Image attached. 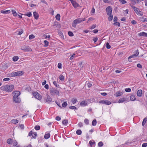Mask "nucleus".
<instances>
[{
	"mask_svg": "<svg viewBox=\"0 0 147 147\" xmlns=\"http://www.w3.org/2000/svg\"><path fill=\"white\" fill-rule=\"evenodd\" d=\"M14 88V86L13 85H9L3 86L1 87V89L7 92H10L12 91Z\"/></svg>",
	"mask_w": 147,
	"mask_h": 147,
	"instance_id": "obj_1",
	"label": "nucleus"
},
{
	"mask_svg": "<svg viewBox=\"0 0 147 147\" xmlns=\"http://www.w3.org/2000/svg\"><path fill=\"white\" fill-rule=\"evenodd\" d=\"M85 20V18H80L74 20L72 24V26L74 28H76L77 24L80 23L82 22Z\"/></svg>",
	"mask_w": 147,
	"mask_h": 147,
	"instance_id": "obj_2",
	"label": "nucleus"
},
{
	"mask_svg": "<svg viewBox=\"0 0 147 147\" xmlns=\"http://www.w3.org/2000/svg\"><path fill=\"white\" fill-rule=\"evenodd\" d=\"M50 93L51 95L54 96L55 95H59V91L55 88H50Z\"/></svg>",
	"mask_w": 147,
	"mask_h": 147,
	"instance_id": "obj_3",
	"label": "nucleus"
},
{
	"mask_svg": "<svg viewBox=\"0 0 147 147\" xmlns=\"http://www.w3.org/2000/svg\"><path fill=\"white\" fill-rule=\"evenodd\" d=\"M24 72L22 71H18L16 72H12L11 74V77H15L16 76H20L24 74Z\"/></svg>",
	"mask_w": 147,
	"mask_h": 147,
	"instance_id": "obj_4",
	"label": "nucleus"
},
{
	"mask_svg": "<svg viewBox=\"0 0 147 147\" xmlns=\"http://www.w3.org/2000/svg\"><path fill=\"white\" fill-rule=\"evenodd\" d=\"M34 96L36 98L39 100H40L42 99V96L40 94L37 92L32 93Z\"/></svg>",
	"mask_w": 147,
	"mask_h": 147,
	"instance_id": "obj_5",
	"label": "nucleus"
},
{
	"mask_svg": "<svg viewBox=\"0 0 147 147\" xmlns=\"http://www.w3.org/2000/svg\"><path fill=\"white\" fill-rule=\"evenodd\" d=\"M21 49L24 51H29L32 50L31 49L29 46L25 45L22 46Z\"/></svg>",
	"mask_w": 147,
	"mask_h": 147,
	"instance_id": "obj_6",
	"label": "nucleus"
},
{
	"mask_svg": "<svg viewBox=\"0 0 147 147\" xmlns=\"http://www.w3.org/2000/svg\"><path fill=\"white\" fill-rule=\"evenodd\" d=\"M99 103L101 104H104L109 105L111 104V102L108 100H101L99 101Z\"/></svg>",
	"mask_w": 147,
	"mask_h": 147,
	"instance_id": "obj_7",
	"label": "nucleus"
},
{
	"mask_svg": "<svg viewBox=\"0 0 147 147\" xmlns=\"http://www.w3.org/2000/svg\"><path fill=\"white\" fill-rule=\"evenodd\" d=\"M14 94L13 98H14V99L15 98L19 97V96L20 94V92L19 91H14L13 92Z\"/></svg>",
	"mask_w": 147,
	"mask_h": 147,
	"instance_id": "obj_8",
	"label": "nucleus"
},
{
	"mask_svg": "<svg viewBox=\"0 0 147 147\" xmlns=\"http://www.w3.org/2000/svg\"><path fill=\"white\" fill-rule=\"evenodd\" d=\"M13 101L16 103H19L20 102V99L19 97L15 98L14 99V98H13Z\"/></svg>",
	"mask_w": 147,
	"mask_h": 147,
	"instance_id": "obj_9",
	"label": "nucleus"
},
{
	"mask_svg": "<svg viewBox=\"0 0 147 147\" xmlns=\"http://www.w3.org/2000/svg\"><path fill=\"white\" fill-rule=\"evenodd\" d=\"M87 104V102L86 100L82 101L80 104V105L81 106H85Z\"/></svg>",
	"mask_w": 147,
	"mask_h": 147,
	"instance_id": "obj_10",
	"label": "nucleus"
},
{
	"mask_svg": "<svg viewBox=\"0 0 147 147\" xmlns=\"http://www.w3.org/2000/svg\"><path fill=\"white\" fill-rule=\"evenodd\" d=\"M135 12L138 15L142 16L143 13L142 12L140 11V10H134Z\"/></svg>",
	"mask_w": 147,
	"mask_h": 147,
	"instance_id": "obj_11",
	"label": "nucleus"
},
{
	"mask_svg": "<svg viewBox=\"0 0 147 147\" xmlns=\"http://www.w3.org/2000/svg\"><path fill=\"white\" fill-rule=\"evenodd\" d=\"M33 16L34 17L36 20L38 19L39 17V15L38 13L36 11L34 12Z\"/></svg>",
	"mask_w": 147,
	"mask_h": 147,
	"instance_id": "obj_12",
	"label": "nucleus"
},
{
	"mask_svg": "<svg viewBox=\"0 0 147 147\" xmlns=\"http://www.w3.org/2000/svg\"><path fill=\"white\" fill-rule=\"evenodd\" d=\"M52 101V99L51 97L49 96L48 95H47V99L46 100V102L49 103L51 102Z\"/></svg>",
	"mask_w": 147,
	"mask_h": 147,
	"instance_id": "obj_13",
	"label": "nucleus"
},
{
	"mask_svg": "<svg viewBox=\"0 0 147 147\" xmlns=\"http://www.w3.org/2000/svg\"><path fill=\"white\" fill-rule=\"evenodd\" d=\"M137 94L138 96H141L142 95V90H138L137 91Z\"/></svg>",
	"mask_w": 147,
	"mask_h": 147,
	"instance_id": "obj_14",
	"label": "nucleus"
},
{
	"mask_svg": "<svg viewBox=\"0 0 147 147\" xmlns=\"http://www.w3.org/2000/svg\"><path fill=\"white\" fill-rule=\"evenodd\" d=\"M72 4L73 6L75 8H76L77 7H81V6H80V5L76 1H74L73 3H72Z\"/></svg>",
	"mask_w": 147,
	"mask_h": 147,
	"instance_id": "obj_15",
	"label": "nucleus"
},
{
	"mask_svg": "<svg viewBox=\"0 0 147 147\" xmlns=\"http://www.w3.org/2000/svg\"><path fill=\"white\" fill-rule=\"evenodd\" d=\"M13 140L11 138L8 139L7 140V143L9 144H11L13 142Z\"/></svg>",
	"mask_w": 147,
	"mask_h": 147,
	"instance_id": "obj_16",
	"label": "nucleus"
},
{
	"mask_svg": "<svg viewBox=\"0 0 147 147\" xmlns=\"http://www.w3.org/2000/svg\"><path fill=\"white\" fill-rule=\"evenodd\" d=\"M138 35L140 36H143L145 37L147 36V34L144 32L140 33L138 34Z\"/></svg>",
	"mask_w": 147,
	"mask_h": 147,
	"instance_id": "obj_17",
	"label": "nucleus"
},
{
	"mask_svg": "<svg viewBox=\"0 0 147 147\" xmlns=\"http://www.w3.org/2000/svg\"><path fill=\"white\" fill-rule=\"evenodd\" d=\"M1 12L3 13L8 14L11 12V11L9 10H8L6 11H3V10L1 11Z\"/></svg>",
	"mask_w": 147,
	"mask_h": 147,
	"instance_id": "obj_18",
	"label": "nucleus"
},
{
	"mask_svg": "<svg viewBox=\"0 0 147 147\" xmlns=\"http://www.w3.org/2000/svg\"><path fill=\"white\" fill-rule=\"evenodd\" d=\"M130 0L131 1L132 3L134 5V4H136V2H137V3H140V0Z\"/></svg>",
	"mask_w": 147,
	"mask_h": 147,
	"instance_id": "obj_19",
	"label": "nucleus"
},
{
	"mask_svg": "<svg viewBox=\"0 0 147 147\" xmlns=\"http://www.w3.org/2000/svg\"><path fill=\"white\" fill-rule=\"evenodd\" d=\"M126 100V99L124 98H120L119 101L118 102L119 103H122L123 102L125 101Z\"/></svg>",
	"mask_w": 147,
	"mask_h": 147,
	"instance_id": "obj_20",
	"label": "nucleus"
},
{
	"mask_svg": "<svg viewBox=\"0 0 147 147\" xmlns=\"http://www.w3.org/2000/svg\"><path fill=\"white\" fill-rule=\"evenodd\" d=\"M68 123V121L67 119L63 120L62 121V124L64 125H67Z\"/></svg>",
	"mask_w": 147,
	"mask_h": 147,
	"instance_id": "obj_21",
	"label": "nucleus"
},
{
	"mask_svg": "<svg viewBox=\"0 0 147 147\" xmlns=\"http://www.w3.org/2000/svg\"><path fill=\"white\" fill-rule=\"evenodd\" d=\"M122 94V93L120 92H117L115 94V95L116 96H121Z\"/></svg>",
	"mask_w": 147,
	"mask_h": 147,
	"instance_id": "obj_22",
	"label": "nucleus"
},
{
	"mask_svg": "<svg viewBox=\"0 0 147 147\" xmlns=\"http://www.w3.org/2000/svg\"><path fill=\"white\" fill-rule=\"evenodd\" d=\"M112 10H106V12L108 15H112Z\"/></svg>",
	"mask_w": 147,
	"mask_h": 147,
	"instance_id": "obj_23",
	"label": "nucleus"
},
{
	"mask_svg": "<svg viewBox=\"0 0 147 147\" xmlns=\"http://www.w3.org/2000/svg\"><path fill=\"white\" fill-rule=\"evenodd\" d=\"M50 134L48 133L46 134L44 136V138L45 139H48L50 137Z\"/></svg>",
	"mask_w": 147,
	"mask_h": 147,
	"instance_id": "obj_24",
	"label": "nucleus"
},
{
	"mask_svg": "<svg viewBox=\"0 0 147 147\" xmlns=\"http://www.w3.org/2000/svg\"><path fill=\"white\" fill-rule=\"evenodd\" d=\"M12 123L14 124H16L18 123V120L16 119H13L11 121Z\"/></svg>",
	"mask_w": 147,
	"mask_h": 147,
	"instance_id": "obj_25",
	"label": "nucleus"
},
{
	"mask_svg": "<svg viewBox=\"0 0 147 147\" xmlns=\"http://www.w3.org/2000/svg\"><path fill=\"white\" fill-rule=\"evenodd\" d=\"M130 99L131 101H134L136 100V97L135 96L133 95H131L130 97Z\"/></svg>",
	"mask_w": 147,
	"mask_h": 147,
	"instance_id": "obj_26",
	"label": "nucleus"
},
{
	"mask_svg": "<svg viewBox=\"0 0 147 147\" xmlns=\"http://www.w3.org/2000/svg\"><path fill=\"white\" fill-rule=\"evenodd\" d=\"M147 121V118L146 117H145L144 118V120L142 121V125L144 126L145 125L146 121Z\"/></svg>",
	"mask_w": 147,
	"mask_h": 147,
	"instance_id": "obj_27",
	"label": "nucleus"
},
{
	"mask_svg": "<svg viewBox=\"0 0 147 147\" xmlns=\"http://www.w3.org/2000/svg\"><path fill=\"white\" fill-rule=\"evenodd\" d=\"M97 123L96 120L95 119H94L92 122V125L93 126H95L96 125Z\"/></svg>",
	"mask_w": 147,
	"mask_h": 147,
	"instance_id": "obj_28",
	"label": "nucleus"
},
{
	"mask_svg": "<svg viewBox=\"0 0 147 147\" xmlns=\"http://www.w3.org/2000/svg\"><path fill=\"white\" fill-rule=\"evenodd\" d=\"M12 13L13 15L14 16H17V13L15 10H12Z\"/></svg>",
	"mask_w": 147,
	"mask_h": 147,
	"instance_id": "obj_29",
	"label": "nucleus"
},
{
	"mask_svg": "<svg viewBox=\"0 0 147 147\" xmlns=\"http://www.w3.org/2000/svg\"><path fill=\"white\" fill-rule=\"evenodd\" d=\"M24 15L26 16H27L28 17H30L32 16V14L31 12H27L26 13L24 14Z\"/></svg>",
	"mask_w": 147,
	"mask_h": 147,
	"instance_id": "obj_30",
	"label": "nucleus"
},
{
	"mask_svg": "<svg viewBox=\"0 0 147 147\" xmlns=\"http://www.w3.org/2000/svg\"><path fill=\"white\" fill-rule=\"evenodd\" d=\"M18 59V56H14L13 57V61H17Z\"/></svg>",
	"mask_w": 147,
	"mask_h": 147,
	"instance_id": "obj_31",
	"label": "nucleus"
},
{
	"mask_svg": "<svg viewBox=\"0 0 147 147\" xmlns=\"http://www.w3.org/2000/svg\"><path fill=\"white\" fill-rule=\"evenodd\" d=\"M71 102L73 104L76 103L77 101V99L76 98H73L71 100Z\"/></svg>",
	"mask_w": 147,
	"mask_h": 147,
	"instance_id": "obj_32",
	"label": "nucleus"
},
{
	"mask_svg": "<svg viewBox=\"0 0 147 147\" xmlns=\"http://www.w3.org/2000/svg\"><path fill=\"white\" fill-rule=\"evenodd\" d=\"M59 79L61 81H63L64 80V77L62 75H61L59 77Z\"/></svg>",
	"mask_w": 147,
	"mask_h": 147,
	"instance_id": "obj_33",
	"label": "nucleus"
},
{
	"mask_svg": "<svg viewBox=\"0 0 147 147\" xmlns=\"http://www.w3.org/2000/svg\"><path fill=\"white\" fill-rule=\"evenodd\" d=\"M60 14H58L55 16L56 19L58 20H60Z\"/></svg>",
	"mask_w": 147,
	"mask_h": 147,
	"instance_id": "obj_34",
	"label": "nucleus"
},
{
	"mask_svg": "<svg viewBox=\"0 0 147 147\" xmlns=\"http://www.w3.org/2000/svg\"><path fill=\"white\" fill-rule=\"evenodd\" d=\"M137 56L135 54L132 55L130 56H129L128 58V60H129L130 59L132 58H134L136 57Z\"/></svg>",
	"mask_w": 147,
	"mask_h": 147,
	"instance_id": "obj_35",
	"label": "nucleus"
},
{
	"mask_svg": "<svg viewBox=\"0 0 147 147\" xmlns=\"http://www.w3.org/2000/svg\"><path fill=\"white\" fill-rule=\"evenodd\" d=\"M37 136V134L36 132H34L32 135V137L33 138L35 139Z\"/></svg>",
	"mask_w": 147,
	"mask_h": 147,
	"instance_id": "obj_36",
	"label": "nucleus"
},
{
	"mask_svg": "<svg viewBox=\"0 0 147 147\" xmlns=\"http://www.w3.org/2000/svg\"><path fill=\"white\" fill-rule=\"evenodd\" d=\"M108 20L109 21H111L112 20L113 18V15H109Z\"/></svg>",
	"mask_w": 147,
	"mask_h": 147,
	"instance_id": "obj_37",
	"label": "nucleus"
},
{
	"mask_svg": "<svg viewBox=\"0 0 147 147\" xmlns=\"http://www.w3.org/2000/svg\"><path fill=\"white\" fill-rule=\"evenodd\" d=\"M54 85L57 87H59V86L57 84V83L56 81H54L53 82Z\"/></svg>",
	"mask_w": 147,
	"mask_h": 147,
	"instance_id": "obj_38",
	"label": "nucleus"
},
{
	"mask_svg": "<svg viewBox=\"0 0 147 147\" xmlns=\"http://www.w3.org/2000/svg\"><path fill=\"white\" fill-rule=\"evenodd\" d=\"M76 133L78 135H80L82 134V131L80 129L76 131Z\"/></svg>",
	"mask_w": 147,
	"mask_h": 147,
	"instance_id": "obj_39",
	"label": "nucleus"
},
{
	"mask_svg": "<svg viewBox=\"0 0 147 147\" xmlns=\"http://www.w3.org/2000/svg\"><path fill=\"white\" fill-rule=\"evenodd\" d=\"M89 144H90V146L91 147H92L93 145L95 144V142H92L90 141L89 142Z\"/></svg>",
	"mask_w": 147,
	"mask_h": 147,
	"instance_id": "obj_40",
	"label": "nucleus"
},
{
	"mask_svg": "<svg viewBox=\"0 0 147 147\" xmlns=\"http://www.w3.org/2000/svg\"><path fill=\"white\" fill-rule=\"evenodd\" d=\"M34 129L36 130H39L40 129V127L39 125H36L35 126Z\"/></svg>",
	"mask_w": 147,
	"mask_h": 147,
	"instance_id": "obj_41",
	"label": "nucleus"
},
{
	"mask_svg": "<svg viewBox=\"0 0 147 147\" xmlns=\"http://www.w3.org/2000/svg\"><path fill=\"white\" fill-rule=\"evenodd\" d=\"M67 104L66 102H63L62 104V106L64 108H65L67 106Z\"/></svg>",
	"mask_w": 147,
	"mask_h": 147,
	"instance_id": "obj_42",
	"label": "nucleus"
},
{
	"mask_svg": "<svg viewBox=\"0 0 147 147\" xmlns=\"http://www.w3.org/2000/svg\"><path fill=\"white\" fill-rule=\"evenodd\" d=\"M103 144L102 142H100L98 143V146L99 147H101L103 146Z\"/></svg>",
	"mask_w": 147,
	"mask_h": 147,
	"instance_id": "obj_43",
	"label": "nucleus"
},
{
	"mask_svg": "<svg viewBox=\"0 0 147 147\" xmlns=\"http://www.w3.org/2000/svg\"><path fill=\"white\" fill-rule=\"evenodd\" d=\"M68 34L70 36H73L74 35L73 32L71 31H69L68 32Z\"/></svg>",
	"mask_w": 147,
	"mask_h": 147,
	"instance_id": "obj_44",
	"label": "nucleus"
},
{
	"mask_svg": "<svg viewBox=\"0 0 147 147\" xmlns=\"http://www.w3.org/2000/svg\"><path fill=\"white\" fill-rule=\"evenodd\" d=\"M35 37V36L33 34L30 35L29 36V39L30 40L32 39Z\"/></svg>",
	"mask_w": 147,
	"mask_h": 147,
	"instance_id": "obj_45",
	"label": "nucleus"
},
{
	"mask_svg": "<svg viewBox=\"0 0 147 147\" xmlns=\"http://www.w3.org/2000/svg\"><path fill=\"white\" fill-rule=\"evenodd\" d=\"M113 25H117L119 27L120 26V24L119 23V22H114L113 23Z\"/></svg>",
	"mask_w": 147,
	"mask_h": 147,
	"instance_id": "obj_46",
	"label": "nucleus"
},
{
	"mask_svg": "<svg viewBox=\"0 0 147 147\" xmlns=\"http://www.w3.org/2000/svg\"><path fill=\"white\" fill-rule=\"evenodd\" d=\"M44 42L45 44V47H47L48 46L49 44V42L45 40L44 41Z\"/></svg>",
	"mask_w": 147,
	"mask_h": 147,
	"instance_id": "obj_47",
	"label": "nucleus"
},
{
	"mask_svg": "<svg viewBox=\"0 0 147 147\" xmlns=\"http://www.w3.org/2000/svg\"><path fill=\"white\" fill-rule=\"evenodd\" d=\"M106 47L107 49H109L111 48V46L109 45L108 42L106 43Z\"/></svg>",
	"mask_w": 147,
	"mask_h": 147,
	"instance_id": "obj_48",
	"label": "nucleus"
},
{
	"mask_svg": "<svg viewBox=\"0 0 147 147\" xmlns=\"http://www.w3.org/2000/svg\"><path fill=\"white\" fill-rule=\"evenodd\" d=\"M86 83L87 84L89 88L92 85V84L90 82H86Z\"/></svg>",
	"mask_w": 147,
	"mask_h": 147,
	"instance_id": "obj_49",
	"label": "nucleus"
},
{
	"mask_svg": "<svg viewBox=\"0 0 147 147\" xmlns=\"http://www.w3.org/2000/svg\"><path fill=\"white\" fill-rule=\"evenodd\" d=\"M125 91L126 92H130L131 91V89L129 88H125Z\"/></svg>",
	"mask_w": 147,
	"mask_h": 147,
	"instance_id": "obj_50",
	"label": "nucleus"
},
{
	"mask_svg": "<svg viewBox=\"0 0 147 147\" xmlns=\"http://www.w3.org/2000/svg\"><path fill=\"white\" fill-rule=\"evenodd\" d=\"M84 122L87 125H88L89 124V120L87 119H85L84 121Z\"/></svg>",
	"mask_w": 147,
	"mask_h": 147,
	"instance_id": "obj_51",
	"label": "nucleus"
},
{
	"mask_svg": "<svg viewBox=\"0 0 147 147\" xmlns=\"http://www.w3.org/2000/svg\"><path fill=\"white\" fill-rule=\"evenodd\" d=\"M19 127L21 129H23L24 128V126L23 124H20L19 125Z\"/></svg>",
	"mask_w": 147,
	"mask_h": 147,
	"instance_id": "obj_52",
	"label": "nucleus"
},
{
	"mask_svg": "<svg viewBox=\"0 0 147 147\" xmlns=\"http://www.w3.org/2000/svg\"><path fill=\"white\" fill-rule=\"evenodd\" d=\"M120 3L122 4H123L126 3L127 2L125 0H119Z\"/></svg>",
	"mask_w": 147,
	"mask_h": 147,
	"instance_id": "obj_53",
	"label": "nucleus"
},
{
	"mask_svg": "<svg viewBox=\"0 0 147 147\" xmlns=\"http://www.w3.org/2000/svg\"><path fill=\"white\" fill-rule=\"evenodd\" d=\"M69 108L70 109H76L77 108L75 106H70L69 107Z\"/></svg>",
	"mask_w": 147,
	"mask_h": 147,
	"instance_id": "obj_54",
	"label": "nucleus"
},
{
	"mask_svg": "<svg viewBox=\"0 0 147 147\" xmlns=\"http://www.w3.org/2000/svg\"><path fill=\"white\" fill-rule=\"evenodd\" d=\"M23 30H21L20 31H19V32L18 33V34L19 35H20L22 34L23 33Z\"/></svg>",
	"mask_w": 147,
	"mask_h": 147,
	"instance_id": "obj_55",
	"label": "nucleus"
},
{
	"mask_svg": "<svg viewBox=\"0 0 147 147\" xmlns=\"http://www.w3.org/2000/svg\"><path fill=\"white\" fill-rule=\"evenodd\" d=\"M15 142H13V145L14 146H16L18 144L17 142L15 140H14Z\"/></svg>",
	"mask_w": 147,
	"mask_h": 147,
	"instance_id": "obj_56",
	"label": "nucleus"
},
{
	"mask_svg": "<svg viewBox=\"0 0 147 147\" xmlns=\"http://www.w3.org/2000/svg\"><path fill=\"white\" fill-rule=\"evenodd\" d=\"M55 119L57 121H60L61 119V118L59 116H57L56 117Z\"/></svg>",
	"mask_w": 147,
	"mask_h": 147,
	"instance_id": "obj_57",
	"label": "nucleus"
},
{
	"mask_svg": "<svg viewBox=\"0 0 147 147\" xmlns=\"http://www.w3.org/2000/svg\"><path fill=\"white\" fill-rule=\"evenodd\" d=\"M137 66L138 68H139L141 69H142V65L140 63H138L137 65Z\"/></svg>",
	"mask_w": 147,
	"mask_h": 147,
	"instance_id": "obj_58",
	"label": "nucleus"
},
{
	"mask_svg": "<svg viewBox=\"0 0 147 147\" xmlns=\"http://www.w3.org/2000/svg\"><path fill=\"white\" fill-rule=\"evenodd\" d=\"M147 146V143H143L142 145V147H146Z\"/></svg>",
	"mask_w": 147,
	"mask_h": 147,
	"instance_id": "obj_59",
	"label": "nucleus"
},
{
	"mask_svg": "<svg viewBox=\"0 0 147 147\" xmlns=\"http://www.w3.org/2000/svg\"><path fill=\"white\" fill-rule=\"evenodd\" d=\"M96 27V25L93 24L92 26L90 28V29H94V28H95Z\"/></svg>",
	"mask_w": 147,
	"mask_h": 147,
	"instance_id": "obj_60",
	"label": "nucleus"
},
{
	"mask_svg": "<svg viewBox=\"0 0 147 147\" xmlns=\"http://www.w3.org/2000/svg\"><path fill=\"white\" fill-rule=\"evenodd\" d=\"M128 10H125L123 11V13L124 14H127L128 13Z\"/></svg>",
	"mask_w": 147,
	"mask_h": 147,
	"instance_id": "obj_61",
	"label": "nucleus"
},
{
	"mask_svg": "<svg viewBox=\"0 0 147 147\" xmlns=\"http://www.w3.org/2000/svg\"><path fill=\"white\" fill-rule=\"evenodd\" d=\"M59 35L61 37H63V34L61 32L59 33Z\"/></svg>",
	"mask_w": 147,
	"mask_h": 147,
	"instance_id": "obj_62",
	"label": "nucleus"
},
{
	"mask_svg": "<svg viewBox=\"0 0 147 147\" xmlns=\"http://www.w3.org/2000/svg\"><path fill=\"white\" fill-rule=\"evenodd\" d=\"M58 67L59 69L61 68V63H59L58 64Z\"/></svg>",
	"mask_w": 147,
	"mask_h": 147,
	"instance_id": "obj_63",
	"label": "nucleus"
},
{
	"mask_svg": "<svg viewBox=\"0 0 147 147\" xmlns=\"http://www.w3.org/2000/svg\"><path fill=\"white\" fill-rule=\"evenodd\" d=\"M131 23L133 24H136L137 23L136 22L135 20H132Z\"/></svg>",
	"mask_w": 147,
	"mask_h": 147,
	"instance_id": "obj_64",
	"label": "nucleus"
}]
</instances>
